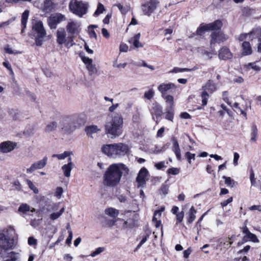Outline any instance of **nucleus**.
Returning <instances> with one entry per match:
<instances>
[{
	"label": "nucleus",
	"mask_w": 261,
	"mask_h": 261,
	"mask_svg": "<svg viewBox=\"0 0 261 261\" xmlns=\"http://www.w3.org/2000/svg\"><path fill=\"white\" fill-rule=\"evenodd\" d=\"M128 169L122 163H115L109 166L103 175V184L109 187H115L120 182L123 172H127Z\"/></svg>",
	"instance_id": "obj_1"
},
{
	"label": "nucleus",
	"mask_w": 261,
	"mask_h": 261,
	"mask_svg": "<svg viewBox=\"0 0 261 261\" xmlns=\"http://www.w3.org/2000/svg\"><path fill=\"white\" fill-rule=\"evenodd\" d=\"M123 119L120 113L112 115V119L108 121L105 126V133L111 139L116 138L122 133Z\"/></svg>",
	"instance_id": "obj_2"
},
{
	"label": "nucleus",
	"mask_w": 261,
	"mask_h": 261,
	"mask_svg": "<svg viewBox=\"0 0 261 261\" xmlns=\"http://www.w3.org/2000/svg\"><path fill=\"white\" fill-rule=\"evenodd\" d=\"M5 233L0 232V249L4 251L12 249L14 246V236L15 229L11 226L9 227L5 231Z\"/></svg>",
	"instance_id": "obj_3"
},
{
	"label": "nucleus",
	"mask_w": 261,
	"mask_h": 261,
	"mask_svg": "<svg viewBox=\"0 0 261 261\" xmlns=\"http://www.w3.org/2000/svg\"><path fill=\"white\" fill-rule=\"evenodd\" d=\"M69 11L79 17H82L88 11V4L83 1L71 0L68 5Z\"/></svg>",
	"instance_id": "obj_4"
},
{
	"label": "nucleus",
	"mask_w": 261,
	"mask_h": 261,
	"mask_svg": "<svg viewBox=\"0 0 261 261\" xmlns=\"http://www.w3.org/2000/svg\"><path fill=\"white\" fill-rule=\"evenodd\" d=\"M57 42L62 45L64 44L66 47L69 48L73 44V38L70 35L67 36L66 33L63 28L59 29L56 32Z\"/></svg>",
	"instance_id": "obj_5"
},
{
	"label": "nucleus",
	"mask_w": 261,
	"mask_h": 261,
	"mask_svg": "<svg viewBox=\"0 0 261 261\" xmlns=\"http://www.w3.org/2000/svg\"><path fill=\"white\" fill-rule=\"evenodd\" d=\"M75 117L68 116L62 118L59 122V127L62 132L66 134H70L75 129V126L74 125Z\"/></svg>",
	"instance_id": "obj_6"
},
{
	"label": "nucleus",
	"mask_w": 261,
	"mask_h": 261,
	"mask_svg": "<svg viewBox=\"0 0 261 261\" xmlns=\"http://www.w3.org/2000/svg\"><path fill=\"white\" fill-rule=\"evenodd\" d=\"M203 91L201 94L202 105L205 106L207 105V99L210 94L213 93L217 90V86L213 81L208 80L202 87Z\"/></svg>",
	"instance_id": "obj_7"
},
{
	"label": "nucleus",
	"mask_w": 261,
	"mask_h": 261,
	"mask_svg": "<svg viewBox=\"0 0 261 261\" xmlns=\"http://www.w3.org/2000/svg\"><path fill=\"white\" fill-rule=\"evenodd\" d=\"M65 28L68 35L74 39L79 35L82 30L81 22L74 19H69Z\"/></svg>",
	"instance_id": "obj_8"
},
{
	"label": "nucleus",
	"mask_w": 261,
	"mask_h": 261,
	"mask_svg": "<svg viewBox=\"0 0 261 261\" xmlns=\"http://www.w3.org/2000/svg\"><path fill=\"white\" fill-rule=\"evenodd\" d=\"M37 34L36 36V44L37 46H41L43 42V39L46 35L45 31L43 28V23L41 21L37 22L33 28Z\"/></svg>",
	"instance_id": "obj_9"
},
{
	"label": "nucleus",
	"mask_w": 261,
	"mask_h": 261,
	"mask_svg": "<svg viewBox=\"0 0 261 261\" xmlns=\"http://www.w3.org/2000/svg\"><path fill=\"white\" fill-rule=\"evenodd\" d=\"M114 158L124 156L129 152V147L125 144L122 143H114Z\"/></svg>",
	"instance_id": "obj_10"
},
{
	"label": "nucleus",
	"mask_w": 261,
	"mask_h": 261,
	"mask_svg": "<svg viewBox=\"0 0 261 261\" xmlns=\"http://www.w3.org/2000/svg\"><path fill=\"white\" fill-rule=\"evenodd\" d=\"M66 20L65 16L57 13L52 14L48 18V23L51 29H56L57 25Z\"/></svg>",
	"instance_id": "obj_11"
},
{
	"label": "nucleus",
	"mask_w": 261,
	"mask_h": 261,
	"mask_svg": "<svg viewBox=\"0 0 261 261\" xmlns=\"http://www.w3.org/2000/svg\"><path fill=\"white\" fill-rule=\"evenodd\" d=\"M211 38L210 45L212 47V45L215 43H220L227 40L228 37L221 31H218V32H213L211 34Z\"/></svg>",
	"instance_id": "obj_12"
},
{
	"label": "nucleus",
	"mask_w": 261,
	"mask_h": 261,
	"mask_svg": "<svg viewBox=\"0 0 261 261\" xmlns=\"http://www.w3.org/2000/svg\"><path fill=\"white\" fill-rule=\"evenodd\" d=\"M158 5V2L154 0L146 2L142 6V9L144 14L148 16H150L156 9Z\"/></svg>",
	"instance_id": "obj_13"
},
{
	"label": "nucleus",
	"mask_w": 261,
	"mask_h": 261,
	"mask_svg": "<svg viewBox=\"0 0 261 261\" xmlns=\"http://www.w3.org/2000/svg\"><path fill=\"white\" fill-rule=\"evenodd\" d=\"M17 146V143L11 141H4L0 143V152L8 153L13 151Z\"/></svg>",
	"instance_id": "obj_14"
},
{
	"label": "nucleus",
	"mask_w": 261,
	"mask_h": 261,
	"mask_svg": "<svg viewBox=\"0 0 261 261\" xmlns=\"http://www.w3.org/2000/svg\"><path fill=\"white\" fill-rule=\"evenodd\" d=\"M48 159L44 156L42 160L33 163L30 168L27 169V173H30L37 169L43 168L46 165Z\"/></svg>",
	"instance_id": "obj_15"
},
{
	"label": "nucleus",
	"mask_w": 261,
	"mask_h": 261,
	"mask_svg": "<svg viewBox=\"0 0 261 261\" xmlns=\"http://www.w3.org/2000/svg\"><path fill=\"white\" fill-rule=\"evenodd\" d=\"M148 175V171L147 169L145 167L142 168L137 177V181L138 183L139 187H142L145 185Z\"/></svg>",
	"instance_id": "obj_16"
},
{
	"label": "nucleus",
	"mask_w": 261,
	"mask_h": 261,
	"mask_svg": "<svg viewBox=\"0 0 261 261\" xmlns=\"http://www.w3.org/2000/svg\"><path fill=\"white\" fill-rule=\"evenodd\" d=\"M175 88V85L172 83H163L158 87V90L161 93V95L167 94L168 92Z\"/></svg>",
	"instance_id": "obj_17"
},
{
	"label": "nucleus",
	"mask_w": 261,
	"mask_h": 261,
	"mask_svg": "<svg viewBox=\"0 0 261 261\" xmlns=\"http://www.w3.org/2000/svg\"><path fill=\"white\" fill-rule=\"evenodd\" d=\"M234 241V237L220 240L219 247L222 251L225 252L229 248Z\"/></svg>",
	"instance_id": "obj_18"
},
{
	"label": "nucleus",
	"mask_w": 261,
	"mask_h": 261,
	"mask_svg": "<svg viewBox=\"0 0 261 261\" xmlns=\"http://www.w3.org/2000/svg\"><path fill=\"white\" fill-rule=\"evenodd\" d=\"M114 144H105L101 147V152L109 157L114 158Z\"/></svg>",
	"instance_id": "obj_19"
},
{
	"label": "nucleus",
	"mask_w": 261,
	"mask_h": 261,
	"mask_svg": "<svg viewBox=\"0 0 261 261\" xmlns=\"http://www.w3.org/2000/svg\"><path fill=\"white\" fill-rule=\"evenodd\" d=\"M223 25V23L220 20H217L213 22L206 24L207 29L210 31L213 32H218L221 31Z\"/></svg>",
	"instance_id": "obj_20"
},
{
	"label": "nucleus",
	"mask_w": 261,
	"mask_h": 261,
	"mask_svg": "<svg viewBox=\"0 0 261 261\" xmlns=\"http://www.w3.org/2000/svg\"><path fill=\"white\" fill-rule=\"evenodd\" d=\"M232 56L231 53L226 47H222L219 51V57L221 60H227L231 58Z\"/></svg>",
	"instance_id": "obj_21"
},
{
	"label": "nucleus",
	"mask_w": 261,
	"mask_h": 261,
	"mask_svg": "<svg viewBox=\"0 0 261 261\" xmlns=\"http://www.w3.org/2000/svg\"><path fill=\"white\" fill-rule=\"evenodd\" d=\"M171 142L172 143V150L175 154L177 159L178 160H180L181 159V154L178 142L176 138L174 137H172Z\"/></svg>",
	"instance_id": "obj_22"
},
{
	"label": "nucleus",
	"mask_w": 261,
	"mask_h": 261,
	"mask_svg": "<svg viewBox=\"0 0 261 261\" xmlns=\"http://www.w3.org/2000/svg\"><path fill=\"white\" fill-rule=\"evenodd\" d=\"M164 211V207H162L161 210H156L154 212L152 218V222L156 227H159L161 225V221L160 220L162 213Z\"/></svg>",
	"instance_id": "obj_23"
},
{
	"label": "nucleus",
	"mask_w": 261,
	"mask_h": 261,
	"mask_svg": "<svg viewBox=\"0 0 261 261\" xmlns=\"http://www.w3.org/2000/svg\"><path fill=\"white\" fill-rule=\"evenodd\" d=\"M242 55L243 56L250 55L252 53V48L248 41H244L242 43Z\"/></svg>",
	"instance_id": "obj_24"
},
{
	"label": "nucleus",
	"mask_w": 261,
	"mask_h": 261,
	"mask_svg": "<svg viewBox=\"0 0 261 261\" xmlns=\"http://www.w3.org/2000/svg\"><path fill=\"white\" fill-rule=\"evenodd\" d=\"M100 128L95 125H89L85 128L87 135L91 138H93V135L100 132Z\"/></svg>",
	"instance_id": "obj_25"
},
{
	"label": "nucleus",
	"mask_w": 261,
	"mask_h": 261,
	"mask_svg": "<svg viewBox=\"0 0 261 261\" xmlns=\"http://www.w3.org/2000/svg\"><path fill=\"white\" fill-rule=\"evenodd\" d=\"M56 4L52 0H45L43 3V9L46 12H50L56 7Z\"/></svg>",
	"instance_id": "obj_26"
},
{
	"label": "nucleus",
	"mask_w": 261,
	"mask_h": 261,
	"mask_svg": "<svg viewBox=\"0 0 261 261\" xmlns=\"http://www.w3.org/2000/svg\"><path fill=\"white\" fill-rule=\"evenodd\" d=\"M140 36V33L135 34L129 41V43H132L136 48L141 47L143 46L142 44L139 42Z\"/></svg>",
	"instance_id": "obj_27"
},
{
	"label": "nucleus",
	"mask_w": 261,
	"mask_h": 261,
	"mask_svg": "<svg viewBox=\"0 0 261 261\" xmlns=\"http://www.w3.org/2000/svg\"><path fill=\"white\" fill-rule=\"evenodd\" d=\"M257 62L249 63L244 65V68L248 71L252 69L254 71H259L260 70V67L257 65Z\"/></svg>",
	"instance_id": "obj_28"
},
{
	"label": "nucleus",
	"mask_w": 261,
	"mask_h": 261,
	"mask_svg": "<svg viewBox=\"0 0 261 261\" xmlns=\"http://www.w3.org/2000/svg\"><path fill=\"white\" fill-rule=\"evenodd\" d=\"M162 97L165 100L166 102L169 104V108L172 109L174 106V98L173 97L169 94H165L162 95Z\"/></svg>",
	"instance_id": "obj_29"
},
{
	"label": "nucleus",
	"mask_w": 261,
	"mask_h": 261,
	"mask_svg": "<svg viewBox=\"0 0 261 261\" xmlns=\"http://www.w3.org/2000/svg\"><path fill=\"white\" fill-rule=\"evenodd\" d=\"M196 211L193 206H192L188 213V222L192 223L195 219Z\"/></svg>",
	"instance_id": "obj_30"
},
{
	"label": "nucleus",
	"mask_w": 261,
	"mask_h": 261,
	"mask_svg": "<svg viewBox=\"0 0 261 261\" xmlns=\"http://www.w3.org/2000/svg\"><path fill=\"white\" fill-rule=\"evenodd\" d=\"M29 15V11L25 10L21 16V24L23 26L21 32L23 33L24 28L26 27L27 20Z\"/></svg>",
	"instance_id": "obj_31"
},
{
	"label": "nucleus",
	"mask_w": 261,
	"mask_h": 261,
	"mask_svg": "<svg viewBox=\"0 0 261 261\" xmlns=\"http://www.w3.org/2000/svg\"><path fill=\"white\" fill-rule=\"evenodd\" d=\"M253 33L252 32L249 33L242 34L238 37V40L240 41H248L253 39Z\"/></svg>",
	"instance_id": "obj_32"
},
{
	"label": "nucleus",
	"mask_w": 261,
	"mask_h": 261,
	"mask_svg": "<svg viewBox=\"0 0 261 261\" xmlns=\"http://www.w3.org/2000/svg\"><path fill=\"white\" fill-rule=\"evenodd\" d=\"M105 213L112 218H116L119 214V211L115 208L110 207L105 210Z\"/></svg>",
	"instance_id": "obj_33"
},
{
	"label": "nucleus",
	"mask_w": 261,
	"mask_h": 261,
	"mask_svg": "<svg viewBox=\"0 0 261 261\" xmlns=\"http://www.w3.org/2000/svg\"><path fill=\"white\" fill-rule=\"evenodd\" d=\"M73 166H70L69 165L65 164L62 167V170L63 172L64 175L67 177L70 176V172Z\"/></svg>",
	"instance_id": "obj_34"
},
{
	"label": "nucleus",
	"mask_w": 261,
	"mask_h": 261,
	"mask_svg": "<svg viewBox=\"0 0 261 261\" xmlns=\"http://www.w3.org/2000/svg\"><path fill=\"white\" fill-rule=\"evenodd\" d=\"M243 239L245 242L248 241H250L254 243H257L259 242L257 237L251 232L248 233L247 235H244Z\"/></svg>",
	"instance_id": "obj_35"
},
{
	"label": "nucleus",
	"mask_w": 261,
	"mask_h": 261,
	"mask_svg": "<svg viewBox=\"0 0 261 261\" xmlns=\"http://www.w3.org/2000/svg\"><path fill=\"white\" fill-rule=\"evenodd\" d=\"M64 211L65 208L63 207L60 210L59 212L52 213L50 215L49 218L52 220H55L58 219L62 215V214L64 213Z\"/></svg>",
	"instance_id": "obj_36"
},
{
	"label": "nucleus",
	"mask_w": 261,
	"mask_h": 261,
	"mask_svg": "<svg viewBox=\"0 0 261 261\" xmlns=\"http://www.w3.org/2000/svg\"><path fill=\"white\" fill-rule=\"evenodd\" d=\"M72 154V152L64 151L63 153L61 154H54L52 155V157L57 158L59 160H64L66 157L69 156Z\"/></svg>",
	"instance_id": "obj_37"
},
{
	"label": "nucleus",
	"mask_w": 261,
	"mask_h": 261,
	"mask_svg": "<svg viewBox=\"0 0 261 261\" xmlns=\"http://www.w3.org/2000/svg\"><path fill=\"white\" fill-rule=\"evenodd\" d=\"M207 31H209V30L207 29L206 24H201L198 28L196 31V34L198 35L201 36Z\"/></svg>",
	"instance_id": "obj_38"
},
{
	"label": "nucleus",
	"mask_w": 261,
	"mask_h": 261,
	"mask_svg": "<svg viewBox=\"0 0 261 261\" xmlns=\"http://www.w3.org/2000/svg\"><path fill=\"white\" fill-rule=\"evenodd\" d=\"M57 126H58V124L56 122H55V121L51 122L49 123L46 126L45 131L48 133L51 132L52 131L55 130L56 129V128L57 127Z\"/></svg>",
	"instance_id": "obj_39"
},
{
	"label": "nucleus",
	"mask_w": 261,
	"mask_h": 261,
	"mask_svg": "<svg viewBox=\"0 0 261 261\" xmlns=\"http://www.w3.org/2000/svg\"><path fill=\"white\" fill-rule=\"evenodd\" d=\"M114 6L117 7L119 9L122 14H125L130 10V7H124L120 3L116 4Z\"/></svg>",
	"instance_id": "obj_40"
},
{
	"label": "nucleus",
	"mask_w": 261,
	"mask_h": 261,
	"mask_svg": "<svg viewBox=\"0 0 261 261\" xmlns=\"http://www.w3.org/2000/svg\"><path fill=\"white\" fill-rule=\"evenodd\" d=\"M82 60L83 62L87 65V68L89 70H92L93 65H92V59L87 57H82Z\"/></svg>",
	"instance_id": "obj_41"
},
{
	"label": "nucleus",
	"mask_w": 261,
	"mask_h": 261,
	"mask_svg": "<svg viewBox=\"0 0 261 261\" xmlns=\"http://www.w3.org/2000/svg\"><path fill=\"white\" fill-rule=\"evenodd\" d=\"M105 11L104 6L100 3H98L97 9L94 13V16H97L100 14L102 13Z\"/></svg>",
	"instance_id": "obj_42"
},
{
	"label": "nucleus",
	"mask_w": 261,
	"mask_h": 261,
	"mask_svg": "<svg viewBox=\"0 0 261 261\" xmlns=\"http://www.w3.org/2000/svg\"><path fill=\"white\" fill-rule=\"evenodd\" d=\"M18 211L19 212H22V213H26L30 211H31V212H33L35 211V209L32 208V210H31L30 207L29 205H28L27 204H22L19 206Z\"/></svg>",
	"instance_id": "obj_43"
},
{
	"label": "nucleus",
	"mask_w": 261,
	"mask_h": 261,
	"mask_svg": "<svg viewBox=\"0 0 261 261\" xmlns=\"http://www.w3.org/2000/svg\"><path fill=\"white\" fill-rule=\"evenodd\" d=\"M153 109L156 116H160L162 112L161 106L157 103L153 104Z\"/></svg>",
	"instance_id": "obj_44"
},
{
	"label": "nucleus",
	"mask_w": 261,
	"mask_h": 261,
	"mask_svg": "<svg viewBox=\"0 0 261 261\" xmlns=\"http://www.w3.org/2000/svg\"><path fill=\"white\" fill-rule=\"evenodd\" d=\"M192 69H189L187 68H179V67H174L172 70H171L170 72L173 73H176L178 72H183L186 71H191Z\"/></svg>",
	"instance_id": "obj_45"
},
{
	"label": "nucleus",
	"mask_w": 261,
	"mask_h": 261,
	"mask_svg": "<svg viewBox=\"0 0 261 261\" xmlns=\"http://www.w3.org/2000/svg\"><path fill=\"white\" fill-rule=\"evenodd\" d=\"M154 90L152 89H150L144 93V96L145 98L148 99V100H150L154 96Z\"/></svg>",
	"instance_id": "obj_46"
},
{
	"label": "nucleus",
	"mask_w": 261,
	"mask_h": 261,
	"mask_svg": "<svg viewBox=\"0 0 261 261\" xmlns=\"http://www.w3.org/2000/svg\"><path fill=\"white\" fill-rule=\"evenodd\" d=\"M223 179L225 180V184L227 186L232 187L234 185V181L233 180L231 179L229 177H226L225 176H223L222 177Z\"/></svg>",
	"instance_id": "obj_47"
},
{
	"label": "nucleus",
	"mask_w": 261,
	"mask_h": 261,
	"mask_svg": "<svg viewBox=\"0 0 261 261\" xmlns=\"http://www.w3.org/2000/svg\"><path fill=\"white\" fill-rule=\"evenodd\" d=\"M9 257V258L5 259L4 261H16L18 258L17 254L14 252H10Z\"/></svg>",
	"instance_id": "obj_48"
},
{
	"label": "nucleus",
	"mask_w": 261,
	"mask_h": 261,
	"mask_svg": "<svg viewBox=\"0 0 261 261\" xmlns=\"http://www.w3.org/2000/svg\"><path fill=\"white\" fill-rule=\"evenodd\" d=\"M63 193V189L62 188L58 187L56 189L55 196H56L57 198L60 199Z\"/></svg>",
	"instance_id": "obj_49"
},
{
	"label": "nucleus",
	"mask_w": 261,
	"mask_h": 261,
	"mask_svg": "<svg viewBox=\"0 0 261 261\" xmlns=\"http://www.w3.org/2000/svg\"><path fill=\"white\" fill-rule=\"evenodd\" d=\"M27 184L29 187L33 191L35 194L38 193V189L35 186L33 183L30 180H27Z\"/></svg>",
	"instance_id": "obj_50"
},
{
	"label": "nucleus",
	"mask_w": 261,
	"mask_h": 261,
	"mask_svg": "<svg viewBox=\"0 0 261 261\" xmlns=\"http://www.w3.org/2000/svg\"><path fill=\"white\" fill-rule=\"evenodd\" d=\"M176 224L182 222L184 217V213L181 211L176 214Z\"/></svg>",
	"instance_id": "obj_51"
},
{
	"label": "nucleus",
	"mask_w": 261,
	"mask_h": 261,
	"mask_svg": "<svg viewBox=\"0 0 261 261\" xmlns=\"http://www.w3.org/2000/svg\"><path fill=\"white\" fill-rule=\"evenodd\" d=\"M104 251H105V248L104 247H98V248H96L95 249V250L94 251H93L91 254L90 255L92 257H94V256H96L97 255L101 253V252H102Z\"/></svg>",
	"instance_id": "obj_52"
},
{
	"label": "nucleus",
	"mask_w": 261,
	"mask_h": 261,
	"mask_svg": "<svg viewBox=\"0 0 261 261\" xmlns=\"http://www.w3.org/2000/svg\"><path fill=\"white\" fill-rule=\"evenodd\" d=\"M126 63H118L117 60H115L113 62V67H116L117 68H124L126 66Z\"/></svg>",
	"instance_id": "obj_53"
},
{
	"label": "nucleus",
	"mask_w": 261,
	"mask_h": 261,
	"mask_svg": "<svg viewBox=\"0 0 261 261\" xmlns=\"http://www.w3.org/2000/svg\"><path fill=\"white\" fill-rule=\"evenodd\" d=\"M168 109V110L166 115V118L169 120L172 121L173 119V113L172 112V109H171L170 108Z\"/></svg>",
	"instance_id": "obj_54"
},
{
	"label": "nucleus",
	"mask_w": 261,
	"mask_h": 261,
	"mask_svg": "<svg viewBox=\"0 0 261 261\" xmlns=\"http://www.w3.org/2000/svg\"><path fill=\"white\" fill-rule=\"evenodd\" d=\"M122 222V228L123 229L127 228L130 227V222L129 220L123 221V220L119 219Z\"/></svg>",
	"instance_id": "obj_55"
},
{
	"label": "nucleus",
	"mask_w": 261,
	"mask_h": 261,
	"mask_svg": "<svg viewBox=\"0 0 261 261\" xmlns=\"http://www.w3.org/2000/svg\"><path fill=\"white\" fill-rule=\"evenodd\" d=\"M195 154L194 153H192L190 152H187L186 154V156L187 159H188L189 163L190 164L191 163V160L193 159V160H195Z\"/></svg>",
	"instance_id": "obj_56"
},
{
	"label": "nucleus",
	"mask_w": 261,
	"mask_h": 261,
	"mask_svg": "<svg viewBox=\"0 0 261 261\" xmlns=\"http://www.w3.org/2000/svg\"><path fill=\"white\" fill-rule=\"evenodd\" d=\"M179 172V170L177 168H171L168 170V173L172 175H177Z\"/></svg>",
	"instance_id": "obj_57"
},
{
	"label": "nucleus",
	"mask_w": 261,
	"mask_h": 261,
	"mask_svg": "<svg viewBox=\"0 0 261 261\" xmlns=\"http://www.w3.org/2000/svg\"><path fill=\"white\" fill-rule=\"evenodd\" d=\"M240 158V155L237 152H234L233 154V164L234 166H237L238 165V160Z\"/></svg>",
	"instance_id": "obj_58"
},
{
	"label": "nucleus",
	"mask_w": 261,
	"mask_h": 261,
	"mask_svg": "<svg viewBox=\"0 0 261 261\" xmlns=\"http://www.w3.org/2000/svg\"><path fill=\"white\" fill-rule=\"evenodd\" d=\"M251 186L255 187H259L261 190V185L259 180H256V179H254L253 180H251L250 181Z\"/></svg>",
	"instance_id": "obj_59"
},
{
	"label": "nucleus",
	"mask_w": 261,
	"mask_h": 261,
	"mask_svg": "<svg viewBox=\"0 0 261 261\" xmlns=\"http://www.w3.org/2000/svg\"><path fill=\"white\" fill-rule=\"evenodd\" d=\"M128 50V46L125 43H121L119 46L120 52H127Z\"/></svg>",
	"instance_id": "obj_60"
},
{
	"label": "nucleus",
	"mask_w": 261,
	"mask_h": 261,
	"mask_svg": "<svg viewBox=\"0 0 261 261\" xmlns=\"http://www.w3.org/2000/svg\"><path fill=\"white\" fill-rule=\"evenodd\" d=\"M28 242L30 245H34L36 244L37 240L33 237H30L28 239Z\"/></svg>",
	"instance_id": "obj_61"
},
{
	"label": "nucleus",
	"mask_w": 261,
	"mask_h": 261,
	"mask_svg": "<svg viewBox=\"0 0 261 261\" xmlns=\"http://www.w3.org/2000/svg\"><path fill=\"white\" fill-rule=\"evenodd\" d=\"M257 135V129L256 127H254L252 134H251V141L255 142L256 141V138Z\"/></svg>",
	"instance_id": "obj_62"
},
{
	"label": "nucleus",
	"mask_w": 261,
	"mask_h": 261,
	"mask_svg": "<svg viewBox=\"0 0 261 261\" xmlns=\"http://www.w3.org/2000/svg\"><path fill=\"white\" fill-rule=\"evenodd\" d=\"M232 201V197H230L229 198H228L227 200L221 202V205L223 207H224V206H226L228 204L231 202Z\"/></svg>",
	"instance_id": "obj_63"
},
{
	"label": "nucleus",
	"mask_w": 261,
	"mask_h": 261,
	"mask_svg": "<svg viewBox=\"0 0 261 261\" xmlns=\"http://www.w3.org/2000/svg\"><path fill=\"white\" fill-rule=\"evenodd\" d=\"M155 167L157 169H161L165 167V162L162 161L155 164Z\"/></svg>",
	"instance_id": "obj_64"
}]
</instances>
